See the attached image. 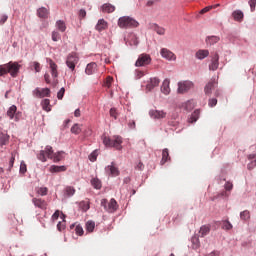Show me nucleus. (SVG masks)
Returning a JSON list of instances; mask_svg holds the SVG:
<instances>
[{"label":"nucleus","mask_w":256,"mask_h":256,"mask_svg":"<svg viewBox=\"0 0 256 256\" xmlns=\"http://www.w3.org/2000/svg\"><path fill=\"white\" fill-rule=\"evenodd\" d=\"M59 215H60L59 210H56V211L54 212V214L52 215V220H53V221H57V219H59Z\"/></svg>","instance_id":"nucleus-60"},{"label":"nucleus","mask_w":256,"mask_h":256,"mask_svg":"<svg viewBox=\"0 0 256 256\" xmlns=\"http://www.w3.org/2000/svg\"><path fill=\"white\" fill-rule=\"evenodd\" d=\"M32 65H33L34 71H36V73L41 72V64L39 62H33Z\"/></svg>","instance_id":"nucleus-48"},{"label":"nucleus","mask_w":256,"mask_h":256,"mask_svg":"<svg viewBox=\"0 0 256 256\" xmlns=\"http://www.w3.org/2000/svg\"><path fill=\"white\" fill-rule=\"evenodd\" d=\"M15 113H17V106L12 105L8 111H7V115L10 119H13V117H15Z\"/></svg>","instance_id":"nucleus-32"},{"label":"nucleus","mask_w":256,"mask_h":256,"mask_svg":"<svg viewBox=\"0 0 256 256\" xmlns=\"http://www.w3.org/2000/svg\"><path fill=\"white\" fill-rule=\"evenodd\" d=\"M48 63H49V65H50L52 77L57 78L58 75H59V74L57 73V64H56L53 60H51V59L48 60Z\"/></svg>","instance_id":"nucleus-23"},{"label":"nucleus","mask_w":256,"mask_h":256,"mask_svg":"<svg viewBox=\"0 0 256 256\" xmlns=\"http://www.w3.org/2000/svg\"><path fill=\"white\" fill-rule=\"evenodd\" d=\"M79 207L82 211H89L90 209V204H89V200H86V201H81L79 203Z\"/></svg>","instance_id":"nucleus-31"},{"label":"nucleus","mask_w":256,"mask_h":256,"mask_svg":"<svg viewBox=\"0 0 256 256\" xmlns=\"http://www.w3.org/2000/svg\"><path fill=\"white\" fill-rule=\"evenodd\" d=\"M79 17L80 19H85V17H87V11H85V9H80Z\"/></svg>","instance_id":"nucleus-56"},{"label":"nucleus","mask_w":256,"mask_h":256,"mask_svg":"<svg viewBox=\"0 0 256 256\" xmlns=\"http://www.w3.org/2000/svg\"><path fill=\"white\" fill-rule=\"evenodd\" d=\"M215 85H217V82L215 81V78L211 79L204 88L205 95H211L213 93V89H215Z\"/></svg>","instance_id":"nucleus-14"},{"label":"nucleus","mask_w":256,"mask_h":256,"mask_svg":"<svg viewBox=\"0 0 256 256\" xmlns=\"http://www.w3.org/2000/svg\"><path fill=\"white\" fill-rule=\"evenodd\" d=\"M222 229H225L226 231H231V229H233V224H231V222H229V220H225L223 222Z\"/></svg>","instance_id":"nucleus-44"},{"label":"nucleus","mask_w":256,"mask_h":256,"mask_svg":"<svg viewBox=\"0 0 256 256\" xmlns=\"http://www.w3.org/2000/svg\"><path fill=\"white\" fill-rule=\"evenodd\" d=\"M207 43H209V45H215V43H219V37L217 36H210L206 39Z\"/></svg>","instance_id":"nucleus-41"},{"label":"nucleus","mask_w":256,"mask_h":256,"mask_svg":"<svg viewBox=\"0 0 256 256\" xmlns=\"http://www.w3.org/2000/svg\"><path fill=\"white\" fill-rule=\"evenodd\" d=\"M105 171L108 175H111V177H118L120 173L119 168L117 167V164H115V162H111V164L105 168Z\"/></svg>","instance_id":"nucleus-11"},{"label":"nucleus","mask_w":256,"mask_h":256,"mask_svg":"<svg viewBox=\"0 0 256 256\" xmlns=\"http://www.w3.org/2000/svg\"><path fill=\"white\" fill-rule=\"evenodd\" d=\"M14 164H15V154L12 153V156L9 160V171H11V168L13 167Z\"/></svg>","instance_id":"nucleus-51"},{"label":"nucleus","mask_w":256,"mask_h":256,"mask_svg":"<svg viewBox=\"0 0 256 256\" xmlns=\"http://www.w3.org/2000/svg\"><path fill=\"white\" fill-rule=\"evenodd\" d=\"M206 256H219V252L213 251V252H211L210 254H208Z\"/></svg>","instance_id":"nucleus-64"},{"label":"nucleus","mask_w":256,"mask_h":256,"mask_svg":"<svg viewBox=\"0 0 256 256\" xmlns=\"http://www.w3.org/2000/svg\"><path fill=\"white\" fill-rule=\"evenodd\" d=\"M170 83L169 79L163 81L161 91L164 95H169V93H171V88L169 87Z\"/></svg>","instance_id":"nucleus-19"},{"label":"nucleus","mask_w":256,"mask_h":256,"mask_svg":"<svg viewBox=\"0 0 256 256\" xmlns=\"http://www.w3.org/2000/svg\"><path fill=\"white\" fill-rule=\"evenodd\" d=\"M37 16L40 19H48L49 17V9L45 8V7H41L37 10Z\"/></svg>","instance_id":"nucleus-18"},{"label":"nucleus","mask_w":256,"mask_h":256,"mask_svg":"<svg viewBox=\"0 0 256 256\" xmlns=\"http://www.w3.org/2000/svg\"><path fill=\"white\" fill-rule=\"evenodd\" d=\"M20 69L21 65L18 62L10 61L6 64H2L0 65V77L7 75V73H9L11 77H17Z\"/></svg>","instance_id":"nucleus-1"},{"label":"nucleus","mask_w":256,"mask_h":256,"mask_svg":"<svg viewBox=\"0 0 256 256\" xmlns=\"http://www.w3.org/2000/svg\"><path fill=\"white\" fill-rule=\"evenodd\" d=\"M196 59L203 61L206 57H209V50H198L195 54Z\"/></svg>","instance_id":"nucleus-21"},{"label":"nucleus","mask_w":256,"mask_h":256,"mask_svg":"<svg viewBox=\"0 0 256 256\" xmlns=\"http://www.w3.org/2000/svg\"><path fill=\"white\" fill-rule=\"evenodd\" d=\"M143 75H144L143 71H140V70H137V71H136V77H137L138 79H141V77H143Z\"/></svg>","instance_id":"nucleus-63"},{"label":"nucleus","mask_w":256,"mask_h":256,"mask_svg":"<svg viewBox=\"0 0 256 256\" xmlns=\"http://www.w3.org/2000/svg\"><path fill=\"white\" fill-rule=\"evenodd\" d=\"M210 231H211V226H209V225L201 226L200 231H199L200 237H205V235H209Z\"/></svg>","instance_id":"nucleus-25"},{"label":"nucleus","mask_w":256,"mask_h":256,"mask_svg":"<svg viewBox=\"0 0 256 256\" xmlns=\"http://www.w3.org/2000/svg\"><path fill=\"white\" fill-rule=\"evenodd\" d=\"M232 17H233L234 21H238V23H241V21H243V17H244L243 11L235 10L232 13Z\"/></svg>","instance_id":"nucleus-22"},{"label":"nucleus","mask_w":256,"mask_h":256,"mask_svg":"<svg viewBox=\"0 0 256 256\" xmlns=\"http://www.w3.org/2000/svg\"><path fill=\"white\" fill-rule=\"evenodd\" d=\"M89 160L93 162L97 161V151H94L90 154Z\"/></svg>","instance_id":"nucleus-50"},{"label":"nucleus","mask_w":256,"mask_h":256,"mask_svg":"<svg viewBox=\"0 0 256 256\" xmlns=\"http://www.w3.org/2000/svg\"><path fill=\"white\" fill-rule=\"evenodd\" d=\"M199 115H200V112H199V110H195L193 113H192V115H191V117L189 118V123H195L196 121H197V119H199Z\"/></svg>","instance_id":"nucleus-35"},{"label":"nucleus","mask_w":256,"mask_h":256,"mask_svg":"<svg viewBox=\"0 0 256 256\" xmlns=\"http://www.w3.org/2000/svg\"><path fill=\"white\" fill-rule=\"evenodd\" d=\"M64 95H65V89H64V88H61V89L59 90V92L57 93V98H58L59 100H61V99H63Z\"/></svg>","instance_id":"nucleus-53"},{"label":"nucleus","mask_w":256,"mask_h":256,"mask_svg":"<svg viewBox=\"0 0 256 256\" xmlns=\"http://www.w3.org/2000/svg\"><path fill=\"white\" fill-rule=\"evenodd\" d=\"M7 143H9V135L3 134L2 136H0V145H7Z\"/></svg>","instance_id":"nucleus-42"},{"label":"nucleus","mask_w":256,"mask_h":256,"mask_svg":"<svg viewBox=\"0 0 256 256\" xmlns=\"http://www.w3.org/2000/svg\"><path fill=\"white\" fill-rule=\"evenodd\" d=\"M64 193L67 197H73V195H75V189L72 186H67L64 189Z\"/></svg>","instance_id":"nucleus-36"},{"label":"nucleus","mask_w":256,"mask_h":256,"mask_svg":"<svg viewBox=\"0 0 256 256\" xmlns=\"http://www.w3.org/2000/svg\"><path fill=\"white\" fill-rule=\"evenodd\" d=\"M56 27L61 31L62 33H65L67 26L65 25L64 21L58 20L56 22Z\"/></svg>","instance_id":"nucleus-34"},{"label":"nucleus","mask_w":256,"mask_h":256,"mask_svg":"<svg viewBox=\"0 0 256 256\" xmlns=\"http://www.w3.org/2000/svg\"><path fill=\"white\" fill-rule=\"evenodd\" d=\"M53 147L46 146L44 150H41L39 154H37V159L42 161V163L47 162V159H53Z\"/></svg>","instance_id":"nucleus-4"},{"label":"nucleus","mask_w":256,"mask_h":256,"mask_svg":"<svg viewBox=\"0 0 256 256\" xmlns=\"http://www.w3.org/2000/svg\"><path fill=\"white\" fill-rule=\"evenodd\" d=\"M64 157H65V152L60 151L57 153L54 152L52 159H53L54 163H59V161H61Z\"/></svg>","instance_id":"nucleus-27"},{"label":"nucleus","mask_w":256,"mask_h":256,"mask_svg":"<svg viewBox=\"0 0 256 256\" xmlns=\"http://www.w3.org/2000/svg\"><path fill=\"white\" fill-rule=\"evenodd\" d=\"M75 231H76V235H83V233H84V231H83V227H81V226H76V228H75Z\"/></svg>","instance_id":"nucleus-55"},{"label":"nucleus","mask_w":256,"mask_h":256,"mask_svg":"<svg viewBox=\"0 0 256 256\" xmlns=\"http://www.w3.org/2000/svg\"><path fill=\"white\" fill-rule=\"evenodd\" d=\"M101 207H104L105 211L108 213H115V211L119 208L117 205V200L112 198L110 202L107 201V199L101 200Z\"/></svg>","instance_id":"nucleus-5"},{"label":"nucleus","mask_w":256,"mask_h":256,"mask_svg":"<svg viewBox=\"0 0 256 256\" xmlns=\"http://www.w3.org/2000/svg\"><path fill=\"white\" fill-rule=\"evenodd\" d=\"M47 192V187H41L37 190L38 195H41L42 197H44V195H47Z\"/></svg>","instance_id":"nucleus-47"},{"label":"nucleus","mask_w":256,"mask_h":256,"mask_svg":"<svg viewBox=\"0 0 256 256\" xmlns=\"http://www.w3.org/2000/svg\"><path fill=\"white\" fill-rule=\"evenodd\" d=\"M150 63L151 56L149 54H141L135 63V67H145V65H149Z\"/></svg>","instance_id":"nucleus-9"},{"label":"nucleus","mask_w":256,"mask_h":256,"mask_svg":"<svg viewBox=\"0 0 256 256\" xmlns=\"http://www.w3.org/2000/svg\"><path fill=\"white\" fill-rule=\"evenodd\" d=\"M154 31H156L158 35H165V28L163 27L155 25Z\"/></svg>","instance_id":"nucleus-46"},{"label":"nucleus","mask_w":256,"mask_h":256,"mask_svg":"<svg viewBox=\"0 0 256 256\" xmlns=\"http://www.w3.org/2000/svg\"><path fill=\"white\" fill-rule=\"evenodd\" d=\"M7 19H9V16L2 14L0 17V25H5V23H7Z\"/></svg>","instance_id":"nucleus-49"},{"label":"nucleus","mask_w":256,"mask_h":256,"mask_svg":"<svg viewBox=\"0 0 256 256\" xmlns=\"http://www.w3.org/2000/svg\"><path fill=\"white\" fill-rule=\"evenodd\" d=\"M208 105H209V107H215V105H217V98L209 99Z\"/></svg>","instance_id":"nucleus-54"},{"label":"nucleus","mask_w":256,"mask_h":256,"mask_svg":"<svg viewBox=\"0 0 256 256\" xmlns=\"http://www.w3.org/2000/svg\"><path fill=\"white\" fill-rule=\"evenodd\" d=\"M225 190L226 191H231L232 189H233V183H231V182H226V184H225Z\"/></svg>","instance_id":"nucleus-58"},{"label":"nucleus","mask_w":256,"mask_h":256,"mask_svg":"<svg viewBox=\"0 0 256 256\" xmlns=\"http://www.w3.org/2000/svg\"><path fill=\"white\" fill-rule=\"evenodd\" d=\"M240 218L242 219V221H247L251 219V214L249 213L248 210H244L243 212L240 213Z\"/></svg>","instance_id":"nucleus-39"},{"label":"nucleus","mask_w":256,"mask_h":256,"mask_svg":"<svg viewBox=\"0 0 256 256\" xmlns=\"http://www.w3.org/2000/svg\"><path fill=\"white\" fill-rule=\"evenodd\" d=\"M71 133H73L74 135H79V133H81V125L74 124L71 128Z\"/></svg>","instance_id":"nucleus-40"},{"label":"nucleus","mask_w":256,"mask_h":256,"mask_svg":"<svg viewBox=\"0 0 256 256\" xmlns=\"http://www.w3.org/2000/svg\"><path fill=\"white\" fill-rule=\"evenodd\" d=\"M194 84L192 81L185 80V81H180L178 82V93L184 94L187 93L188 91H191L193 89Z\"/></svg>","instance_id":"nucleus-6"},{"label":"nucleus","mask_w":256,"mask_h":256,"mask_svg":"<svg viewBox=\"0 0 256 256\" xmlns=\"http://www.w3.org/2000/svg\"><path fill=\"white\" fill-rule=\"evenodd\" d=\"M249 5H250L251 11H255L256 0H250V1H249Z\"/></svg>","instance_id":"nucleus-59"},{"label":"nucleus","mask_w":256,"mask_h":256,"mask_svg":"<svg viewBox=\"0 0 256 256\" xmlns=\"http://www.w3.org/2000/svg\"><path fill=\"white\" fill-rule=\"evenodd\" d=\"M110 116H112L114 119H117V109L111 108L110 109Z\"/></svg>","instance_id":"nucleus-57"},{"label":"nucleus","mask_w":256,"mask_h":256,"mask_svg":"<svg viewBox=\"0 0 256 256\" xmlns=\"http://www.w3.org/2000/svg\"><path fill=\"white\" fill-rule=\"evenodd\" d=\"M111 85H113V77L108 76L104 81V87H107V89H111Z\"/></svg>","instance_id":"nucleus-43"},{"label":"nucleus","mask_w":256,"mask_h":256,"mask_svg":"<svg viewBox=\"0 0 256 256\" xmlns=\"http://www.w3.org/2000/svg\"><path fill=\"white\" fill-rule=\"evenodd\" d=\"M160 55L163 59H167V61H176L177 56L171 50L167 48H162L160 50Z\"/></svg>","instance_id":"nucleus-10"},{"label":"nucleus","mask_w":256,"mask_h":256,"mask_svg":"<svg viewBox=\"0 0 256 256\" xmlns=\"http://www.w3.org/2000/svg\"><path fill=\"white\" fill-rule=\"evenodd\" d=\"M42 109L44 111H47V113H49V111H51V101L49 99H44L42 101Z\"/></svg>","instance_id":"nucleus-30"},{"label":"nucleus","mask_w":256,"mask_h":256,"mask_svg":"<svg viewBox=\"0 0 256 256\" xmlns=\"http://www.w3.org/2000/svg\"><path fill=\"white\" fill-rule=\"evenodd\" d=\"M248 160L251 161L248 164V169L251 171V169H255L256 167V153L255 154H249L248 155Z\"/></svg>","instance_id":"nucleus-24"},{"label":"nucleus","mask_w":256,"mask_h":256,"mask_svg":"<svg viewBox=\"0 0 256 256\" xmlns=\"http://www.w3.org/2000/svg\"><path fill=\"white\" fill-rule=\"evenodd\" d=\"M63 171H67V167H65V166H55V165H52L50 167V172L51 173H61Z\"/></svg>","instance_id":"nucleus-28"},{"label":"nucleus","mask_w":256,"mask_h":256,"mask_svg":"<svg viewBox=\"0 0 256 256\" xmlns=\"http://www.w3.org/2000/svg\"><path fill=\"white\" fill-rule=\"evenodd\" d=\"M57 229H58V231H63V229H65V223L59 222L57 224Z\"/></svg>","instance_id":"nucleus-62"},{"label":"nucleus","mask_w":256,"mask_h":256,"mask_svg":"<svg viewBox=\"0 0 256 256\" xmlns=\"http://www.w3.org/2000/svg\"><path fill=\"white\" fill-rule=\"evenodd\" d=\"M192 247L194 249H199V247H201V242L199 241V237L197 236L192 237Z\"/></svg>","instance_id":"nucleus-37"},{"label":"nucleus","mask_w":256,"mask_h":256,"mask_svg":"<svg viewBox=\"0 0 256 256\" xmlns=\"http://www.w3.org/2000/svg\"><path fill=\"white\" fill-rule=\"evenodd\" d=\"M139 26V22L131 16H122L118 19V27L120 29H135Z\"/></svg>","instance_id":"nucleus-3"},{"label":"nucleus","mask_w":256,"mask_h":256,"mask_svg":"<svg viewBox=\"0 0 256 256\" xmlns=\"http://www.w3.org/2000/svg\"><path fill=\"white\" fill-rule=\"evenodd\" d=\"M169 159H171L169 157V149L165 148L162 151V160H161V165H165V163H167V161H169Z\"/></svg>","instance_id":"nucleus-29"},{"label":"nucleus","mask_w":256,"mask_h":256,"mask_svg":"<svg viewBox=\"0 0 256 256\" xmlns=\"http://www.w3.org/2000/svg\"><path fill=\"white\" fill-rule=\"evenodd\" d=\"M26 172H27V165H25V163H21L20 173H26Z\"/></svg>","instance_id":"nucleus-61"},{"label":"nucleus","mask_w":256,"mask_h":256,"mask_svg":"<svg viewBox=\"0 0 256 256\" xmlns=\"http://www.w3.org/2000/svg\"><path fill=\"white\" fill-rule=\"evenodd\" d=\"M52 41H61V34L59 32L53 31L52 32Z\"/></svg>","instance_id":"nucleus-45"},{"label":"nucleus","mask_w":256,"mask_h":256,"mask_svg":"<svg viewBox=\"0 0 256 256\" xmlns=\"http://www.w3.org/2000/svg\"><path fill=\"white\" fill-rule=\"evenodd\" d=\"M103 13H113L115 11V6L110 3H106L102 6Z\"/></svg>","instance_id":"nucleus-26"},{"label":"nucleus","mask_w":256,"mask_h":256,"mask_svg":"<svg viewBox=\"0 0 256 256\" xmlns=\"http://www.w3.org/2000/svg\"><path fill=\"white\" fill-rule=\"evenodd\" d=\"M102 141L105 147H114L117 151H121V149H123V138L121 136H114L112 138L103 136Z\"/></svg>","instance_id":"nucleus-2"},{"label":"nucleus","mask_w":256,"mask_h":256,"mask_svg":"<svg viewBox=\"0 0 256 256\" xmlns=\"http://www.w3.org/2000/svg\"><path fill=\"white\" fill-rule=\"evenodd\" d=\"M32 203H33V205L38 207V209H43V210L47 209V201H45L41 198H33Z\"/></svg>","instance_id":"nucleus-15"},{"label":"nucleus","mask_w":256,"mask_h":256,"mask_svg":"<svg viewBox=\"0 0 256 256\" xmlns=\"http://www.w3.org/2000/svg\"><path fill=\"white\" fill-rule=\"evenodd\" d=\"M97 71V64L95 62L89 63L86 66L85 73L86 75H93Z\"/></svg>","instance_id":"nucleus-20"},{"label":"nucleus","mask_w":256,"mask_h":256,"mask_svg":"<svg viewBox=\"0 0 256 256\" xmlns=\"http://www.w3.org/2000/svg\"><path fill=\"white\" fill-rule=\"evenodd\" d=\"M77 63H79V56H77L76 53H73V52L70 53L66 59L67 67H69L71 69V71H75V67H76Z\"/></svg>","instance_id":"nucleus-7"},{"label":"nucleus","mask_w":256,"mask_h":256,"mask_svg":"<svg viewBox=\"0 0 256 256\" xmlns=\"http://www.w3.org/2000/svg\"><path fill=\"white\" fill-rule=\"evenodd\" d=\"M211 9H213V6H207V7L203 8L200 11V15H205V13H209V11H211Z\"/></svg>","instance_id":"nucleus-52"},{"label":"nucleus","mask_w":256,"mask_h":256,"mask_svg":"<svg viewBox=\"0 0 256 256\" xmlns=\"http://www.w3.org/2000/svg\"><path fill=\"white\" fill-rule=\"evenodd\" d=\"M159 83H161V81L158 78H152L150 79V83L147 84L146 89L148 91H153L155 87H159Z\"/></svg>","instance_id":"nucleus-17"},{"label":"nucleus","mask_w":256,"mask_h":256,"mask_svg":"<svg viewBox=\"0 0 256 256\" xmlns=\"http://www.w3.org/2000/svg\"><path fill=\"white\" fill-rule=\"evenodd\" d=\"M94 230H95V222L93 221L86 222V231H88V233H93Z\"/></svg>","instance_id":"nucleus-38"},{"label":"nucleus","mask_w":256,"mask_h":256,"mask_svg":"<svg viewBox=\"0 0 256 256\" xmlns=\"http://www.w3.org/2000/svg\"><path fill=\"white\" fill-rule=\"evenodd\" d=\"M91 185L94 189H101L102 187L101 180H99V178H93L91 180Z\"/></svg>","instance_id":"nucleus-33"},{"label":"nucleus","mask_w":256,"mask_h":256,"mask_svg":"<svg viewBox=\"0 0 256 256\" xmlns=\"http://www.w3.org/2000/svg\"><path fill=\"white\" fill-rule=\"evenodd\" d=\"M32 95L38 99H43V97L51 96V90L49 88H36L33 90Z\"/></svg>","instance_id":"nucleus-8"},{"label":"nucleus","mask_w":256,"mask_h":256,"mask_svg":"<svg viewBox=\"0 0 256 256\" xmlns=\"http://www.w3.org/2000/svg\"><path fill=\"white\" fill-rule=\"evenodd\" d=\"M219 69V54L215 53L212 56L211 63L209 64L210 71H217Z\"/></svg>","instance_id":"nucleus-13"},{"label":"nucleus","mask_w":256,"mask_h":256,"mask_svg":"<svg viewBox=\"0 0 256 256\" xmlns=\"http://www.w3.org/2000/svg\"><path fill=\"white\" fill-rule=\"evenodd\" d=\"M149 115L151 119H165L167 117V113L163 110H150Z\"/></svg>","instance_id":"nucleus-12"},{"label":"nucleus","mask_w":256,"mask_h":256,"mask_svg":"<svg viewBox=\"0 0 256 256\" xmlns=\"http://www.w3.org/2000/svg\"><path fill=\"white\" fill-rule=\"evenodd\" d=\"M109 27V24L107 23V21H105V19H100L98 20V23L96 24V31H105V29H107Z\"/></svg>","instance_id":"nucleus-16"}]
</instances>
